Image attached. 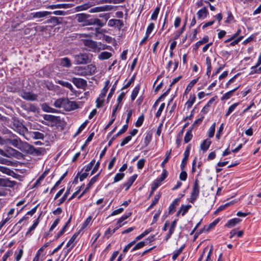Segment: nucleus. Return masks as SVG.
<instances>
[{
	"label": "nucleus",
	"instance_id": "obj_43",
	"mask_svg": "<svg viewBox=\"0 0 261 261\" xmlns=\"http://www.w3.org/2000/svg\"><path fill=\"white\" fill-rule=\"evenodd\" d=\"M47 22L53 23L54 25L61 23L59 18L57 17H51L50 19L47 20Z\"/></svg>",
	"mask_w": 261,
	"mask_h": 261
},
{
	"label": "nucleus",
	"instance_id": "obj_53",
	"mask_svg": "<svg viewBox=\"0 0 261 261\" xmlns=\"http://www.w3.org/2000/svg\"><path fill=\"white\" fill-rule=\"evenodd\" d=\"M203 118H204V116L203 115H201L200 118L196 119L194 122V123L192 124V125L191 128H192V129H193L194 127L197 126L199 124H200L202 122Z\"/></svg>",
	"mask_w": 261,
	"mask_h": 261
},
{
	"label": "nucleus",
	"instance_id": "obj_11",
	"mask_svg": "<svg viewBox=\"0 0 261 261\" xmlns=\"http://www.w3.org/2000/svg\"><path fill=\"white\" fill-rule=\"evenodd\" d=\"M13 139H7V141L13 145L14 147H16L19 149H20L21 146H22V143H23V141H22L20 139L17 137L16 136L14 137Z\"/></svg>",
	"mask_w": 261,
	"mask_h": 261
},
{
	"label": "nucleus",
	"instance_id": "obj_17",
	"mask_svg": "<svg viewBox=\"0 0 261 261\" xmlns=\"http://www.w3.org/2000/svg\"><path fill=\"white\" fill-rule=\"evenodd\" d=\"M241 221V220L239 218H236L232 219L227 222V223L225 225V226L227 228H231L240 223Z\"/></svg>",
	"mask_w": 261,
	"mask_h": 261
},
{
	"label": "nucleus",
	"instance_id": "obj_20",
	"mask_svg": "<svg viewBox=\"0 0 261 261\" xmlns=\"http://www.w3.org/2000/svg\"><path fill=\"white\" fill-rule=\"evenodd\" d=\"M170 91V88H169L165 92H164L163 94H162L155 101L153 105V108H155L158 106V103L163 98H164L166 96H167Z\"/></svg>",
	"mask_w": 261,
	"mask_h": 261
},
{
	"label": "nucleus",
	"instance_id": "obj_39",
	"mask_svg": "<svg viewBox=\"0 0 261 261\" xmlns=\"http://www.w3.org/2000/svg\"><path fill=\"white\" fill-rule=\"evenodd\" d=\"M185 248V245L182 246L180 247L177 250L175 251L172 256V259L173 260H175L176 259V258L178 257V256L179 255V254L182 252L184 249Z\"/></svg>",
	"mask_w": 261,
	"mask_h": 261
},
{
	"label": "nucleus",
	"instance_id": "obj_15",
	"mask_svg": "<svg viewBox=\"0 0 261 261\" xmlns=\"http://www.w3.org/2000/svg\"><path fill=\"white\" fill-rule=\"evenodd\" d=\"M45 153L46 150L44 148H35L34 147H33L31 155L34 156H39L41 155H43Z\"/></svg>",
	"mask_w": 261,
	"mask_h": 261
},
{
	"label": "nucleus",
	"instance_id": "obj_24",
	"mask_svg": "<svg viewBox=\"0 0 261 261\" xmlns=\"http://www.w3.org/2000/svg\"><path fill=\"white\" fill-rule=\"evenodd\" d=\"M137 177V175L134 174L128 178L127 181L124 184V186L127 187V189H129V187L132 185V184L136 179Z\"/></svg>",
	"mask_w": 261,
	"mask_h": 261
},
{
	"label": "nucleus",
	"instance_id": "obj_62",
	"mask_svg": "<svg viewBox=\"0 0 261 261\" xmlns=\"http://www.w3.org/2000/svg\"><path fill=\"white\" fill-rule=\"evenodd\" d=\"M154 28V24L152 22L149 23V25L148 26L147 29H146V35L149 36V34L151 33V32L152 31V30H153Z\"/></svg>",
	"mask_w": 261,
	"mask_h": 261
},
{
	"label": "nucleus",
	"instance_id": "obj_51",
	"mask_svg": "<svg viewBox=\"0 0 261 261\" xmlns=\"http://www.w3.org/2000/svg\"><path fill=\"white\" fill-rule=\"evenodd\" d=\"M215 126L216 123H214L210 127L208 132V136L210 138H212L214 136L215 132Z\"/></svg>",
	"mask_w": 261,
	"mask_h": 261
},
{
	"label": "nucleus",
	"instance_id": "obj_34",
	"mask_svg": "<svg viewBox=\"0 0 261 261\" xmlns=\"http://www.w3.org/2000/svg\"><path fill=\"white\" fill-rule=\"evenodd\" d=\"M118 81V80H117L115 82V83L113 84V86L108 95V97H107V102H109V100L111 98V97H112L114 93L115 90H116V88L117 87Z\"/></svg>",
	"mask_w": 261,
	"mask_h": 261
},
{
	"label": "nucleus",
	"instance_id": "obj_10",
	"mask_svg": "<svg viewBox=\"0 0 261 261\" xmlns=\"http://www.w3.org/2000/svg\"><path fill=\"white\" fill-rule=\"evenodd\" d=\"M63 108L66 111H70L77 108V105L75 102L69 101L68 98H65Z\"/></svg>",
	"mask_w": 261,
	"mask_h": 261
},
{
	"label": "nucleus",
	"instance_id": "obj_61",
	"mask_svg": "<svg viewBox=\"0 0 261 261\" xmlns=\"http://www.w3.org/2000/svg\"><path fill=\"white\" fill-rule=\"evenodd\" d=\"M44 120L50 122H54L56 120V116L51 115H45L43 117Z\"/></svg>",
	"mask_w": 261,
	"mask_h": 261
},
{
	"label": "nucleus",
	"instance_id": "obj_42",
	"mask_svg": "<svg viewBox=\"0 0 261 261\" xmlns=\"http://www.w3.org/2000/svg\"><path fill=\"white\" fill-rule=\"evenodd\" d=\"M191 207V205H181L180 207V211H181V215L184 216Z\"/></svg>",
	"mask_w": 261,
	"mask_h": 261
},
{
	"label": "nucleus",
	"instance_id": "obj_1",
	"mask_svg": "<svg viewBox=\"0 0 261 261\" xmlns=\"http://www.w3.org/2000/svg\"><path fill=\"white\" fill-rule=\"evenodd\" d=\"M76 18L77 22L81 23L83 26L97 25L99 27H102L104 25V23L101 20L96 18H92L87 14H77L76 15Z\"/></svg>",
	"mask_w": 261,
	"mask_h": 261
},
{
	"label": "nucleus",
	"instance_id": "obj_54",
	"mask_svg": "<svg viewBox=\"0 0 261 261\" xmlns=\"http://www.w3.org/2000/svg\"><path fill=\"white\" fill-rule=\"evenodd\" d=\"M144 119V117L143 115H142L138 118L137 121L135 123V125L136 127H140L142 125L143 121Z\"/></svg>",
	"mask_w": 261,
	"mask_h": 261
},
{
	"label": "nucleus",
	"instance_id": "obj_58",
	"mask_svg": "<svg viewBox=\"0 0 261 261\" xmlns=\"http://www.w3.org/2000/svg\"><path fill=\"white\" fill-rule=\"evenodd\" d=\"M185 25H183L182 28L176 32L175 35L174 37V39L176 40L177 39L179 36L181 35V34L185 31Z\"/></svg>",
	"mask_w": 261,
	"mask_h": 261
},
{
	"label": "nucleus",
	"instance_id": "obj_28",
	"mask_svg": "<svg viewBox=\"0 0 261 261\" xmlns=\"http://www.w3.org/2000/svg\"><path fill=\"white\" fill-rule=\"evenodd\" d=\"M112 56V54L108 51L101 52L98 56V59L101 60H107Z\"/></svg>",
	"mask_w": 261,
	"mask_h": 261
},
{
	"label": "nucleus",
	"instance_id": "obj_12",
	"mask_svg": "<svg viewBox=\"0 0 261 261\" xmlns=\"http://www.w3.org/2000/svg\"><path fill=\"white\" fill-rule=\"evenodd\" d=\"M33 147L34 146L33 145L29 144L28 143L23 142V143H22V146H21L20 150L28 154H31L32 153Z\"/></svg>",
	"mask_w": 261,
	"mask_h": 261
},
{
	"label": "nucleus",
	"instance_id": "obj_37",
	"mask_svg": "<svg viewBox=\"0 0 261 261\" xmlns=\"http://www.w3.org/2000/svg\"><path fill=\"white\" fill-rule=\"evenodd\" d=\"M184 158L182 160L181 164H180V169L181 170H184L185 168L186 167V166L187 165V163L189 156V154H184Z\"/></svg>",
	"mask_w": 261,
	"mask_h": 261
},
{
	"label": "nucleus",
	"instance_id": "obj_36",
	"mask_svg": "<svg viewBox=\"0 0 261 261\" xmlns=\"http://www.w3.org/2000/svg\"><path fill=\"white\" fill-rule=\"evenodd\" d=\"M41 214L39 216L38 218L34 221L33 224L29 228V230L27 232V234L30 233L31 231H33L36 227L37 226L39 223V219L40 217Z\"/></svg>",
	"mask_w": 261,
	"mask_h": 261
},
{
	"label": "nucleus",
	"instance_id": "obj_41",
	"mask_svg": "<svg viewBox=\"0 0 261 261\" xmlns=\"http://www.w3.org/2000/svg\"><path fill=\"white\" fill-rule=\"evenodd\" d=\"M152 231V229L151 228L147 229L145 230L142 233L137 236L136 238V241H139L144 238L145 236L147 235L149 233H150Z\"/></svg>",
	"mask_w": 261,
	"mask_h": 261
},
{
	"label": "nucleus",
	"instance_id": "obj_5",
	"mask_svg": "<svg viewBox=\"0 0 261 261\" xmlns=\"http://www.w3.org/2000/svg\"><path fill=\"white\" fill-rule=\"evenodd\" d=\"M71 81L79 89H85L87 86L86 80L77 77H73Z\"/></svg>",
	"mask_w": 261,
	"mask_h": 261
},
{
	"label": "nucleus",
	"instance_id": "obj_57",
	"mask_svg": "<svg viewBox=\"0 0 261 261\" xmlns=\"http://www.w3.org/2000/svg\"><path fill=\"white\" fill-rule=\"evenodd\" d=\"M87 124V121L84 122L83 124L81 125V126L78 128L76 133L74 135V137L77 136L79 134H80L81 132L85 128Z\"/></svg>",
	"mask_w": 261,
	"mask_h": 261
},
{
	"label": "nucleus",
	"instance_id": "obj_13",
	"mask_svg": "<svg viewBox=\"0 0 261 261\" xmlns=\"http://www.w3.org/2000/svg\"><path fill=\"white\" fill-rule=\"evenodd\" d=\"M208 14V10L205 7L200 9L197 13V17L199 19H203L206 17Z\"/></svg>",
	"mask_w": 261,
	"mask_h": 261
},
{
	"label": "nucleus",
	"instance_id": "obj_60",
	"mask_svg": "<svg viewBox=\"0 0 261 261\" xmlns=\"http://www.w3.org/2000/svg\"><path fill=\"white\" fill-rule=\"evenodd\" d=\"M42 110L46 112L54 113L55 112L54 109L49 107L46 104L42 106Z\"/></svg>",
	"mask_w": 261,
	"mask_h": 261
},
{
	"label": "nucleus",
	"instance_id": "obj_44",
	"mask_svg": "<svg viewBox=\"0 0 261 261\" xmlns=\"http://www.w3.org/2000/svg\"><path fill=\"white\" fill-rule=\"evenodd\" d=\"M146 245V242L141 241L138 243L132 249L131 251L133 252L136 250L139 249L143 247Z\"/></svg>",
	"mask_w": 261,
	"mask_h": 261
},
{
	"label": "nucleus",
	"instance_id": "obj_2",
	"mask_svg": "<svg viewBox=\"0 0 261 261\" xmlns=\"http://www.w3.org/2000/svg\"><path fill=\"white\" fill-rule=\"evenodd\" d=\"M199 181L196 178L192 188V191L191 193L190 198L189 201L192 203H194L199 196Z\"/></svg>",
	"mask_w": 261,
	"mask_h": 261
},
{
	"label": "nucleus",
	"instance_id": "obj_6",
	"mask_svg": "<svg viewBox=\"0 0 261 261\" xmlns=\"http://www.w3.org/2000/svg\"><path fill=\"white\" fill-rule=\"evenodd\" d=\"M22 98L28 101H38V95L31 92L22 91L21 93Z\"/></svg>",
	"mask_w": 261,
	"mask_h": 261
},
{
	"label": "nucleus",
	"instance_id": "obj_49",
	"mask_svg": "<svg viewBox=\"0 0 261 261\" xmlns=\"http://www.w3.org/2000/svg\"><path fill=\"white\" fill-rule=\"evenodd\" d=\"M244 38L243 36H239L238 38L234 39L230 43L228 44L227 46L228 47L234 46L237 44L240 41H241L243 38Z\"/></svg>",
	"mask_w": 261,
	"mask_h": 261
},
{
	"label": "nucleus",
	"instance_id": "obj_3",
	"mask_svg": "<svg viewBox=\"0 0 261 261\" xmlns=\"http://www.w3.org/2000/svg\"><path fill=\"white\" fill-rule=\"evenodd\" d=\"M74 62L76 64H86L91 61L89 55L86 53H80L74 56Z\"/></svg>",
	"mask_w": 261,
	"mask_h": 261
},
{
	"label": "nucleus",
	"instance_id": "obj_59",
	"mask_svg": "<svg viewBox=\"0 0 261 261\" xmlns=\"http://www.w3.org/2000/svg\"><path fill=\"white\" fill-rule=\"evenodd\" d=\"M165 103H163L161 105L160 107H159V108L155 114L156 117L159 118V117H160V116L161 115V114L162 113V111H163V110L165 108Z\"/></svg>",
	"mask_w": 261,
	"mask_h": 261
},
{
	"label": "nucleus",
	"instance_id": "obj_8",
	"mask_svg": "<svg viewBox=\"0 0 261 261\" xmlns=\"http://www.w3.org/2000/svg\"><path fill=\"white\" fill-rule=\"evenodd\" d=\"M84 71L81 73L82 75H92L95 72L96 67L93 64L88 65L83 68Z\"/></svg>",
	"mask_w": 261,
	"mask_h": 261
},
{
	"label": "nucleus",
	"instance_id": "obj_25",
	"mask_svg": "<svg viewBox=\"0 0 261 261\" xmlns=\"http://www.w3.org/2000/svg\"><path fill=\"white\" fill-rule=\"evenodd\" d=\"M66 98H60L57 99L54 103V106L56 108H63L65 105V100Z\"/></svg>",
	"mask_w": 261,
	"mask_h": 261
},
{
	"label": "nucleus",
	"instance_id": "obj_27",
	"mask_svg": "<svg viewBox=\"0 0 261 261\" xmlns=\"http://www.w3.org/2000/svg\"><path fill=\"white\" fill-rule=\"evenodd\" d=\"M195 100L196 96L194 94L193 95H190L189 99L186 103V106L188 109L191 108L193 103L195 102Z\"/></svg>",
	"mask_w": 261,
	"mask_h": 261
},
{
	"label": "nucleus",
	"instance_id": "obj_56",
	"mask_svg": "<svg viewBox=\"0 0 261 261\" xmlns=\"http://www.w3.org/2000/svg\"><path fill=\"white\" fill-rule=\"evenodd\" d=\"M234 17L230 11L227 12V17L225 21V23H230L232 22V21L233 20Z\"/></svg>",
	"mask_w": 261,
	"mask_h": 261
},
{
	"label": "nucleus",
	"instance_id": "obj_14",
	"mask_svg": "<svg viewBox=\"0 0 261 261\" xmlns=\"http://www.w3.org/2000/svg\"><path fill=\"white\" fill-rule=\"evenodd\" d=\"M73 4H56L52 5L48 7L50 9H68L70 8L73 7Z\"/></svg>",
	"mask_w": 261,
	"mask_h": 261
},
{
	"label": "nucleus",
	"instance_id": "obj_7",
	"mask_svg": "<svg viewBox=\"0 0 261 261\" xmlns=\"http://www.w3.org/2000/svg\"><path fill=\"white\" fill-rule=\"evenodd\" d=\"M83 42L84 45L89 48L90 51H95L98 49L96 42L92 40L84 39Z\"/></svg>",
	"mask_w": 261,
	"mask_h": 261
},
{
	"label": "nucleus",
	"instance_id": "obj_52",
	"mask_svg": "<svg viewBox=\"0 0 261 261\" xmlns=\"http://www.w3.org/2000/svg\"><path fill=\"white\" fill-rule=\"evenodd\" d=\"M48 173V171L47 170H45L43 174L38 178V179L36 181L35 184H34V187H36L37 185L40 184V181H42L45 177V176L47 175Z\"/></svg>",
	"mask_w": 261,
	"mask_h": 261
},
{
	"label": "nucleus",
	"instance_id": "obj_21",
	"mask_svg": "<svg viewBox=\"0 0 261 261\" xmlns=\"http://www.w3.org/2000/svg\"><path fill=\"white\" fill-rule=\"evenodd\" d=\"M57 83L60 84V85H61L64 87H66V88L69 89L71 92H73L74 90L72 85L70 83H69V82H65V81H62V80H58L57 82Z\"/></svg>",
	"mask_w": 261,
	"mask_h": 261
},
{
	"label": "nucleus",
	"instance_id": "obj_23",
	"mask_svg": "<svg viewBox=\"0 0 261 261\" xmlns=\"http://www.w3.org/2000/svg\"><path fill=\"white\" fill-rule=\"evenodd\" d=\"M60 64L63 67L69 68L71 66V63L69 58L65 57L61 59Z\"/></svg>",
	"mask_w": 261,
	"mask_h": 261
},
{
	"label": "nucleus",
	"instance_id": "obj_38",
	"mask_svg": "<svg viewBox=\"0 0 261 261\" xmlns=\"http://www.w3.org/2000/svg\"><path fill=\"white\" fill-rule=\"evenodd\" d=\"M70 193V188L67 189L64 195L59 200V202L57 204L58 205L62 204L67 199L68 195Z\"/></svg>",
	"mask_w": 261,
	"mask_h": 261
},
{
	"label": "nucleus",
	"instance_id": "obj_16",
	"mask_svg": "<svg viewBox=\"0 0 261 261\" xmlns=\"http://www.w3.org/2000/svg\"><path fill=\"white\" fill-rule=\"evenodd\" d=\"M51 12L48 11H39L35 13H32L31 15L33 18H42L51 14Z\"/></svg>",
	"mask_w": 261,
	"mask_h": 261
},
{
	"label": "nucleus",
	"instance_id": "obj_50",
	"mask_svg": "<svg viewBox=\"0 0 261 261\" xmlns=\"http://www.w3.org/2000/svg\"><path fill=\"white\" fill-rule=\"evenodd\" d=\"M33 138L35 139H43L44 138V134L39 132H34L33 133Z\"/></svg>",
	"mask_w": 261,
	"mask_h": 261
},
{
	"label": "nucleus",
	"instance_id": "obj_46",
	"mask_svg": "<svg viewBox=\"0 0 261 261\" xmlns=\"http://www.w3.org/2000/svg\"><path fill=\"white\" fill-rule=\"evenodd\" d=\"M239 105V103H234L231 106H230L229 108L228 109V110L225 114V116L227 117L229 116L236 109V108Z\"/></svg>",
	"mask_w": 261,
	"mask_h": 261
},
{
	"label": "nucleus",
	"instance_id": "obj_32",
	"mask_svg": "<svg viewBox=\"0 0 261 261\" xmlns=\"http://www.w3.org/2000/svg\"><path fill=\"white\" fill-rule=\"evenodd\" d=\"M192 128H191L189 130H188L187 132L186 135L184 137V142L185 143H188L192 139L193 137V135L192 134Z\"/></svg>",
	"mask_w": 261,
	"mask_h": 261
},
{
	"label": "nucleus",
	"instance_id": "obj_63",
	"mask_svg": "<svg viewBox=\"0 0 261 261\" xmlns=\"http://www.w3.org/2000/svg\"><path fill=\"white\" fill-rule=\"evenodd\" d=\"M124 176V173H117L114 178V182H118L121 180Z\"/></svg>",
	"mask_w": 261,
	"mask_h": 261
},
{
	"label": "nucleus",
	"instance_id": "obj_48",
	"mask_svg": "<svg viewBox=\"0 0 261 261\" xmlns=\"http://www.w3.org/2000/svg\"><path fill=\"white\" fill-rule=\"evenodd\" d=\"M168 172L166 170L164 169L163 171V173L161 175V176L158 178L156 180L160 183H161L163 181L165 180V179L168 176Z\"/></svg>",
	"mask_w": 261,
	"mask_h": 261
},
{
	"label": "nucleus",
	"instance_id": "obj_9",
	"mask_svg": "<svg viewBox=\"0 0 261 261\" xmlns=\"http://www.w3.org/2000/svg\"><path fill=\"white\" fill-rule=\"evenodd\" d=\"M17 182L14 180H10L8 178H0V186L3 187L13 188Z\"/></svg>",
	"mask_w": 261,
	"mask_h": 261
},
{
	"label": "nucleus",
	"instance_id": "obj_19",
	"mask_svg": "<svg viewBox=\"0 0 261 261\" xmlns=\"http://www.w3.org/2000/svg\"><path fill=\"white\" fill-rule=\"evenodd\" d=\"M211 143V141L208 139L203 140L200 145L201 149L203 151H206L208 149Z\"/></svg>",
	"mask_w": 261,
	"mask_h": 261
},
{
	"label": "nucleus",
	"instance_id": "obj_22",
	"mask_svg": "<svg viewBox=\"0 0 261 261\" xmlns=\"http://www.w3.org/2000/svg\"><path fill=\"white\" fill-rule=\"evenodd\" d=\"M240 86H239L237 87H236L234 89H233V90H231V91L226 93L221 97V100H226V99H228L230 98L233 95V93L239 89Z\"/></svg>",
	"mask_w": 261,
	"mask_h": 261
},
{
	"label": "nucleus",
	"instance_id": "obj_47",
	"mask_svg": "<svg viewBox=\"0 0 261 261\" xmlns=\"http://www.w3.org/2000/svg\"><path fill=\"white\" fill-rule=\"evenodd\" d=\"M132 215L131 212H129L127 214H125L123 215L117 221V224H120L123 221L127 219L129 217H130Z\"/></svg>",
	"mask_w": 261,
	"mask_h": 261
},
{
	"label": "nucleus",
	"instance_id": "obj_26",
	"mask_svg": "<svg viewBox=\"0 0 261 261\" xmlns=\"http://www.w3.org/2000/svg\"><path fill=\"white\" fill-rule=\"evenodd\" d=\"M209 40V37L208 36H205L202 40L198 41L195 45L194 49H197L199 47L203 44L207 43Z\"/></svg>",
	"mask_w": 261,
	"mask_h": 261
},
{
	"label": "nucleus",
	"instance_id": "obj_31",
	"mask_svg": "<svg viewBox=\"0 0 261 261\" xmlns=\"http://www.w3.org/2000/svg\"><path fill=\"white\" fill-rule=\"evenodd\" d=\"M198 80V79H196L193 80L192 81L190 82V83L188 84V85L187 86V87L185 90V94H187L190 91V90L193 88V87L194 86V85L197 82Z\"/></svg>",
	"mask_w": 261,
	"mask_h": 261
},
{
	"label": "nucleus",
	"instance_id": "obj_45",
	"mask_svg": "<svg viewBox=\"0 0 261 261\" xmlns=\"http://www.w3.org/2000/svg\"><path fill=\"white\" fill-rule=\"evenodd\" d=\"M160 7H156V8L154 9V11L153 12L152 14H151V19H152L153 20H156V19L158 18V16L159 12H160Z\"/></svg>",
	"mask_w": 261,
	"mask_h": 261
},
{
	"label": "nucleus",
	"instance_id": "obj_4",
	"mask_svg": "<svg viewBox=\"0 0 261 261\" xmlns=\"http://www.w3.org/2000/svg\"><path fill=\"white\" fill-rule=\"evenodd\" d=\"M3 155L10 158L12 157L18 158L22 156V153L11 147H8L6 150H4Z\"/></svg>",
	"mask_w": 261,
	"mask_h": 261
},
{
	"label": "nucleus",
	"instance_id": "obj_55",
	"mask_svg": "<svg viewBox=\"0 0 261 261\" xmlns=\"http://www.w3.org/2000/svg\"><path fill=\"white\" fill-rule=\"evenodd\" d=\"M219 219H217L215 220L212 223H210L208 225V226H207V227L206 229V231H209L211 229L214 228L217 225V224L219 222Z\"/></svg>",
	"mask_w": 261,
	"mask_h": 261
},
{
	"label": "nucleus",
	"instance_id": "obj_18",
	"mask_svg": "<svg viewBox=\"0 0 261 261\" xmlns=\"http://www.w3.org/2000/svg\"><path fill=\"white\" fill-rule=\"evenodd\" d=\"M176 225V220H174L171 224L169 230L167 234L166 241H167L173 233Z\"/></svg>",
	"mask_w": 261,
	"mask_h": 261
},
{
	"label": "nucleus",
	"instance_id": "obj_64",
	"mask_svg": "<svg viewBox=\"0 0 261 261\" xmlns=\"http://www.w3.org/2000/svg\"><path fill=\"white\" fill-rule=\"evenodd\" d=\"M151 140V136L149 134H147L144 141V145L145 147H146L149 144L150 141Z\"/></svg>",
	"mask_w": 261,
	"mask_h": 261
},
{
	"label": "nucleus",
	"instance_id": "obj_33",
	"mask_svg": "<svg viewBox=\"0 0 261 261\" xmlns=\"http://www.w3.org/2000/svg\"><path fill=\"white\" fill-rule=\"evenodd\" d=\"M98 179V175H95L94 177H93L89 183L87 184V187L86 188V191H89V189L91 188V187L92 186V185L96 182V181Z\"/></svg>",
	"mask_w": 261,
	"mask_h": 261
},
{
	"label": "nucleus",
	"instance_id": "obj_30",
	"mask_svg": "<svg viewBox=\"0 0 261 261\" xmlns=\"http://www.w3.org/2000/svg\"><path fill=\"white\" fill-rule=\"evenodd\" d=\"M140 89V85H137L134 88V90L132 91V94H131V99L132 101H134L136 99V98L139 92Z\"/></svg>",
	"mask_w": 261,
	"mask_h": 261
},
{
	"label": "nucleus",
	"instance_id": "obj_35",
	"mask_svg": "<svg viewBox=\"0 0 261 261\" xmlns=\"http://www.w3.org/2000/svg\"><path fill=\"white\" fill-rule=\"evenodd\" d=\"M121 225H119L118 226L116 227L113 229H111L110 228H109L105 232V236L107 237V238H109V237L114 233L119 227H121Z\"/></svg>",
	"mask_w": 261,
	"mask_h": 261
},
{
	"label": "nucleus",
	"instance_id": "obj_29",
	"mask_svg": "<svg viewBox=\"0 0 261 261\" xmlns=\"http://www.w3.org/2000/svg\"><path fill=\"white\" fill-rule=\"evenodd\" d=\"M26 110L28 111L36 113L38 112L39 109L37 106V105L35 104L30 103L28 105Z\"/></svg>",
	"mask_w": 261,
	"mask_h": 261
},
{
	"label": "nucleus",
	"instance_id": "obj_40",
	"mask_svg": "<svg viewBox=\"0 0 261 261\" xmlns=\"http://www.w3.org/2000/svg\"><path fill=\"white\" fill-rule=\"evenodd\" d=\"M0 131L3 134L8 135V137L10 138H14V137H16V135L15 134H13L10 130H9L6 127L2 128Z\"/></svg>",
	"mask_w": 261,
	"mask_h": 261
}]
</instances>
